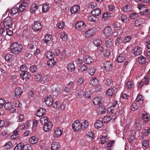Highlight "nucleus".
<instances>
[{"label": "nucleus", "mask_w": 150, "mask_h": 150, "mask_svg": "<svg viewBox=\"0 0 150 150\" xmlns=\"http://www.w3.org/2000/svg\"><path fill=\"white\" fill-rule=\"evenodd\" d=\"M23 46L21 44L17 42L13 43L10 46L11 52L15 55L20 54L22 51Z\"/></svg>", "instance_id": "f257e3e1"}, {"label": "nucleus", "mask_w": 150, "mask_h": 150, "mask_svg": "<svg viewBox=\"0 0 150 150\" xmlns=\"http://www.w3.org/2000/svg\"><path fill=\"white\" fill-rule=\"evenodd\" d=\"M12 20L10 17L6 18L4 23V26L6 29L11 28V26L13 24Z\"/></svg>", "instance_id": "f03ea898"}, {"label": "nucleus", "mask_w": 150, "mask_h": 150, "mask_svg": "<svg viewBox=\"0 0 150 150\" xmlns=\"http://www.w3.org/2000/svg\"><path fill=\"white\" fill-rule=\"evenodd\" d=\"M60 86V85L56 84H54L51 86V88L52 91V93L54 96H57L59 94L60 91L59 88Z\"/></svg>", "instance_id": "7ed1b4c3"}, {"label": "nucleus", "mask_w": 150, "mask_h": 150, "mask_svg": "<svg viewBox=\"0 0 150 150\" xmlns=\"http://www.w3.org/2000/svg\"><path fill=\"white\" fill-rule=\"evenodd\" d=\"M86 25L83 21L78 22L76 23L75 28L78 30L81 31L86 29Z\"/></svg>", "instance_id": "20e7f679"}, {"label": "nucleus", "mask_w": 150, "mask_h": 150, "mask_svg": "<svg viewBox=\"0 0 150 150\" xmlns=\"http://www.w3.org/2000/svg\"><path fill=\"white\" fill-rule=\"evenodd\" d=\"M81 123L79 120H76L72 125V128L74 131H77L81 129Z\"/></svg>", "instance_id": "39448f33"}, {"label": "nucleus", "mask_w": 150, "mask_h": 150, "mask_svg": "<svg viewBox=\"0 0 150 150\" xmlns=\"http://www.w3.org/2000/svg\"><path fill=\"white\" fill-rule=\"evenodd\" d=\"M30 75L29 72L26 71L21 72L20 74V78L23 81H26L30 78Z\"/></svg>", "instance_id": "423d86ee"}, {"label": "nucleus", "mask_w": 150, "mask_h": 150, "mask_svg": "<svg viewBox=\"0 0 150 150\" xmlns=\"http://www.w3.org/2000/svg\"><path fill=\"white\" fill-rule=\"evenodd\" d=\"M42 27V26L39 21H35L32 25L33 29L36 31L40 30L41 29Z\"/></svg>", "instance_id": "0eeeda50"}, {"label": "nucleus", "mask_w": 150, "mask_h": 150, "mask_svg": "<svg viewBox=\"0 0 150 150\" xmlns=\"http://www.w3.org/2000/svg\"><path fill=\"white\" fill-rule=\"evenodd\" d=\"M22 93V90L19 87L17 88L15 90L14 93L12 95V97L15 98L19 97Z\"/></svg>", "instance_id": "6e6552de"}, {"label": "nucleus", "mask_w": 150, "mask_h": 150, "mask_svg": "<svg viewBox=\"0 0 150 150\" xmlns=\"http://www.w3.org/2000/svg\"><path fill=\"white\" fill-rule=\"evenodd\" d=\"M104 34L106 36H109L113 33V31L111 27L108 26L106 27L104 30Z\"/></svg>", "instance_id": "1a4fd4ad"}, {"label": "nucleus", "mask_w": 150, "mask_h": 150, "mask_svg": "<svg viewBox=\"0 0 150 150\" xmlns=\"http://www.w3.org/2000/svg\"><path fill=\"white\" fill-rule=\"evenodd\" d=\"M53 99L51 96H47L45 98V102L46 104L48 106H50L53 104Z\"/></svg>", "instance_id": "9d476101"}, {"label": "nucleus", "mask_w": 150, "mask_h": 150, "mask_svg": "<svg viewBox=\"0 0 150 150\" xmlns=\"http://www.w3.org/2000/svg\"><path fill=\"white\" fill-rule=\"evenodd\" d=\"M95 31L92 29H89L86 31L85 33V36L86 38H90L94 35Z\"/></svg>", "instance_id": "9b49d317"}, {"label": "nucleus", "mask_w": 150, "mask_h": 150, "mask_svg": "<svg viewBox=\"0 0 150 150\" xmlns=\"http://www.w3.org/2000/svg\"><path fill=\"white\" fill-rule=\"evenodd\" d=\"M142 122L139 119H137L136 120L134 125V127L137 131L140 130L142 127Z\"/></svg>", "instance_id": "f8f14e48"}, {"label": "nucleus", "mask_w": 150, "mask_h": 150, "mask_svg": "<svg viewBox=\"0 0 150 150\" xmlns=\"http://www.w3.org/2000/svg\"><path fill=\"white\" fill-rule=\"evenodd\" d=\"M4 107L6 109L8 110H10V112L13 113L16 111L15 108H13L11 103L8 102L5 103Z\"/></svg>", "instance_id": "ddd939ff"}, {"label": "nucleus", "mask_w": 150, "mask_h": 150, "mask_svg": "<svg viewBox=\"0 0 150 150\" xmlns=\"http://www.w3.org/2000/svg\"><path fill=\"white\" fill-rule=\"evenodd\" d=\"M52 126V123L50 122H49L44 125L43 127L44 130L45 132H48L51 129Z\"/></svg>", "instance_id": "4468645a"}, {"label": "nucleus", "mask_w": 150, "mask_h": 150, "mask_svg": "<svg viewBox=\"0 0 150 150\" xmlns=\"http://www.w3.org/2000/svg\"><path fill=\"white\" fill-rule=\"evenodd\" d=\"M142 51V49L141 47L136 46L133 50V54L135 56L139 55L141 54Z\"/></svg>", "instance_id": "2eb2a0df"}, {"label": "nucleus", "mask_w": 150, "mask_h": 150, "mask_svg": "<svg viewBox=\"0 0 150 150\" xmlns=\"http://www.w3.org/2000/svg\"><path fill=\"white\" fill-rule=\"evenodd\" d=\"M125 53H122L118 55L116 59L117 62L119 63H122L123 62L125 59Z\"/></svg>", "instance_id": "dca6fc26"}, {"label": "nucleus", "mask_w": 150, "mask_h": 150, "mask_svg": "<svg viewBox=\"0 0 150 150\" xmlns=\"http://www.w3.org/2000/svg\"><path fill=\"white\" fill-rule=\"evenodd\" d=\"M62 132L60 128L57 127L54 129L53 136L55 138H57L61 135Z\"/></svg>", "instance_id": "f3484780"}, {"label": "nucleus", "mask_w": 150, "mask_h": 150, "mask_svg": "<svg viewBox=\"0 0 150 150\" xmlns=\"http://www.w3.org/2000/svg\"><path fill=\"white\" fill-rule=\"evenodd\" d=\"M80 9L79 6L76 4L71 7L70 11L71 13H78L80 11Z\"/></svg>", "instance_id": "a211bd4d"}, {"label": "nucleus", "mask_w": 150, "mask_h": 150, "mask_svg": "<svg viewBox=\"0 0 150 150\" xmlns=\"http://www.w3.org/2000/svg\"><path fill=\"white\" fill-rule=\"evenodd\" d=\"M28 5V4L25 2H23L20 5L19 4L18 5L20 13L23 12L27 8Z\"/></svg>", "instance_id": "6ab92c4d"}, {"label": "nucleus", "mask_w": 150, "mask_h": 150, "mask_svg": "<svg viewBox=\"0 0 150 150\" xmlns=\"http://www.w3.org/2000/svg\"><path fill=\"white\" fill-rule=\"evenodd\" d=\"M103 102L102 98L101 97H96L93 100V103L96 105L102 104Z\"/></svg>", "instance_id": "aec40b11"}, {"label": "nucleus", "mask_w": 150, "mask_h": 150, "mask_svg": "<svg viewBox=\"0 0 150 150\" xmlns=\"http://www.w3.org/2000/svg\"><path fill=\"white\" fill-rule=\"evenodd\" d=\"M91 13L95 16H99L101 14V11L99 8H96L92 11Z\"/></svg>", "instance_id": "412c9836"}, {"label": "nucleus", "mask_w": 150, "mask_h": 150, "mask_svg": "<svg viewBox=\"0 0 150 150\" xmlns=\"http://www.w3.org/2000/svg\"><path fill=\"white\" fill-rule=\"evenodd\" d=\"M132 6L130 4L125 5L122 8V11L125 12H130L132 10Z\"/></svg>", "instance_id": "4be33fe9"}, {"label": "nucleus", "mask_w": 150, "mask_h": 150, "mask_svg": "<svg viewBox=\"0 0 150 150\" xmlns=\"http://www.w3.org/2000/svg\"><path fill=\"white\" fill-rule=\"evenodd\" d=\"M60 147V144L57 142H53L51 146V150H57Z\"/></svg>", "instance_id": "5701e85b"}, {"label": "nucleus", "mask_w": 150, "mask_h": 150, "mask_svg": "<svg viewBox=\"0 0 150 150\" xmlns=\"http://www.w3.org/2000/svg\"><path fill=\"white\" fill-rule=\"evenodd\" d=\"M18 4H17L16 7H14L11 9L10 12V14L11 16L17 13H20L18 7H17L18 6Z\"/></svg>", "instance_id": "b1692460"}, {"label": "nucleus", "mask_w": 150, "mask_h": 150, "mask_svg": "<svg viewBox=\"0 0 150 150\" xmlns=\"http://www.w3.org/2000/svg\"><path fill=\"white\" fill-rule=\"evenodd\" d=\"M97 110L98 114L101 115L105 112V108L104 105H101L98 107Z\"/></svg>", "instance_id": "393cba45"}, {"label": "nucleus", "mask_w": 150, "mask_h": 150, "mask_svg": "<svg viewBox=\"0 0 150 150\" xmlns=\"http://www.w3.org/2000/svg\"><path fill=\"white\" fill-rule=\"evenodd\" d=\"M112 65L110 61L106 62L104 64V68L106 70L109 71L112 69Z\"/></svg>", "instance_id": "a878e982"}, {"label": "nucleus", "mask_w": 150, "mask_h": 150, "mask_svg": "<svg viewBox=\"0 0 150 150\" xmlns=\"http://www.w3.org/2000/svg\"><path fill=\"white\" fill-rule=\"evenodd\" d=\"M67 69L69 72H72L75 69V67L74 64L71 63L69 64L67 67Z\"/></svg>", "instance_id": "bb28decb"}, {"label": "nucleus", "mask_w": 150, "mask_h": 150, "mask_svg": "<svg viewBox=\"0 0 150 150\" xmlns=\"http://www.w3.org/2000/svg\"><path fill=\"white\" fill-rule=\"evenodd\" d=\"M103 126V122L100 120H97L94 124L95 127L97 129L100 128L102 127Z\"/></svg>", "instance_id": "cd10ccee"}, {"label": "nucleus", "mask_w": 150, "mask_h": 150, "mask_svg": "<svg viewBox=\"0 0 150 150\" xmlns=\"http://www.w3.org/2000/svg\"><path fill=\"white\" fill-rule=\"evenodd\" d=\"M54 56H55V55L54 53L50 51L47 52L45 54L46 57L49 59H53Z\"/></svg>", "instance_id": "c85d7f7f"}, {"label": "nucleus", "mask_w": 150, "mask_h": 150, "mask_svg": "<svg viewBox=\"0 0 150 150\" xmlns=\"http://www.w3.org/2000/svg\"><path fill=\"white\" fill-rule=\"evenodd\" d=\"M107 111L108 113H113L114 116L112 117V119H114L116 118L115 113V109L112 108L111 106L108 108Z\"/></svg>", "instance_id": "c756f323"}, {"label": "nucleus", "mask_w": 150, "mask_h": 150, "mask_svg": "<svg viewBox=\"0 0 150 150\" xmlns=\"http://www.w3.org/2000/svg\"><path fill=\"white\" fill-rule=\"evenodd\" d=\"M93 59L88 56L86 57L85 58L84 62L86 64H89L93 62Z\"/></svg>", "instance_id": "7c9ffc66"}, {"label": "nucleus", "mask_w": 150, "mask_h": 150, "mask_svg": "<svg viewBox=\"0 0 150 150\" xmlns=\"http://www.w3.org/2000/svg\"><path fill=\"white\" fill-rule=\"evenodd\" d=\"M90 83L93 86H96L98 84V81L96 77L93 78L90 81Z\"/></svg>", "instance_id": "2f4dec72"}, {"label": "nucleus", "mask_w": 150, "mask_h": 150, "mask_svg": "<svg viewBox=\"0 0 150 150\" xmlns=\"http://www.w3.org/2000/svg\"><path fill=\"white\" fill-rule=\"evenodd\" d=\"M115 92L114 89L113 88H109L106 91V94L107 96H111L113 95Z\"/></svg>", "instance_id": "473e14b6"}, {"label": "nucleus", "mask_w": 150, "mask_h": 150, "mask_svg": "<svg viewBox=\"0 0 150 150\" xmlns=\"http://www.w3.org/2000/svg\"><path fill=\"white\" fill-rule=\"evenodd\" d=\"M48 119L47 117L43 116L40 119V122L42 125L46 124L47 123L49 122Z\"/></svg>", "instance_id": "72a5a7b5"}, {"label": "nucleus", "mask_w": 150, "mask_h": 150, "mask_svg": "<svg viewBox=\"0 0 150 150\" xmlns=\"http://www.w3.org/2000/svg\"><path fill=\"white\" fill-rule=\"evenodd\" d=\"M46 112V111L45 109L40 108L37 110V114H38V116H40L41 115H44Z\"/></svg>", "instance_id": "f704fd0d"}, {"label": "nucleus", "mask_w": 150, "mask_h": 150, "mask_svg": "<svg viewBox=\"0 0 150 150\" xmlns=\"http://www.w3.org/2000/svg\"><path fill=\"white\" fill-rule=\"evenodd\" d=\"M38 139L35 136H32L29 139V142L31 144H35L37 143Z\"/></svg>", "instance_id": "c9c22d12"}, {"label": "nucleus", "mask_w": 150, "mask_h": 150, "mask_svg": "<svg viewBox=\"0 0 150 150\" xmlns=\"http://www.w3.org/2000/svg\"><path fill=\"white\" fill-rule=\"evenodd\" d=\"M52 38V36L51 35L47 34L45 35V38L43 40L45 43H47L51 40Z\"/></svg>", "instance_id": "e433bc0d"}, {"label": "nucleus", "mask_w": 150, "mask_h": 150, "mask_svg": "<svg viewBox=\"0 0 150 150\" xmlns=\"http://www.w3.org/2000/svg\"><path fill=\"white\" fill-rule=\"evenodd\" d=\"M93 43L97 47H99L102 43V42L99 39H95L93 41Z\"/></svg>", "instance_id": "4c0bfd02"}, {"label": "nucleus", "mask_w": 150, "mask_h": 150, "mask_svg": "<svg viewBox=\"0 0 150 150\" xmlns=\"http://www.w3.org/2000/svg\"><path fill=\"white\" fill-rule=\"evenodd\" d=\"M108 139L107 136H103L100 138V143L101 144H104L108 141Z\"/></svg>", "instance_id": "58836bf2"}, {"label": "nucleus", "mask_w": 150, "mask_h": 150, "mask_svg": "<svg viewBox=\"0 0 150 150\" xmlns=\"http://www.w3.org/2000/svg\"><path fill=\"white\" fill-rule=\"evenodd\" d=\"M113 44V41L112 40L108 39H106L105 44L107 47H110L111 46H112Z\"/></svg>", "instance_id": "ea45409f"}, {"label": "nucleus", "mask_w": 150, "mask_h": 150, "mask_svg": "<svg viewBox=\"0 0 150 150\" xmlns=\"http://www.w3.org/2000/svg\"><path fill=\"white\" fill-rule=\"evenodd\" d=\"M50 77L48 76H45L42 79V82L45 84H46L48 83L50 80Z\"/></svg>", "instance_id": "a19ab883"}, {"label": "nucleus", "mask_w": 150, "mask_h": 150, "mask_svg": "<svg viewBox=\"0 0 150 150\" xmlns=\"http://www.w3.org/2000/svg\"><path fill=\"white\" fill-rule=\"evenodd\" d=\"M139 106V104L136 103H133L131 107V109L133 111L137 110Z\"/></svg>", "instance_id": "79ce46f5"}, {"label": "nucleus", "mask_w": 150, "mask_h": 150, "mask_svg": "<svg viewBox=\"0 0 150 150\" xmlns=\"http://www.w3.org/2000/svg\"><path fill=\"white\" fill-rule=\"evenodd\" d=\"M50 8V6L47 4H43L42 8V11L43 12H47Z\"/></svg>", "instance_id": "37998d69"}, {"label": "nucleus", "mask_w": 150, "mask_h": 150, "mask_svg": "<svg viewBox=\"0 0 150 150\" xmlns=\"http://www.w3.org/2000/svg\"><path fill=\"white\" fill-rule=\"evenodd\" d=\"M61 106L62 104L59 101H56L53 104V108L56 109L59 108Z\"/></svg>", "instance_id": "c03bdc74"}, {"label": "nucleus", "mask_w": 150, "mask_h": 150, "mask_svg": "<svg viewBox=\"0 0 150 150\" xmlns=\"http://www.w3.org/2000/svg\"><path fill=\"white\" fill-rule=\"evenodd\" d=\"M146 59L145 57L143 56H140L138 58L137 60L139 64H142L144 63Z\"/></svg>", "instance_id": "a18cd8bd"}, {"label": "nucleus", "mask_w": 150, "mask_h": 150, "mask_svg": "<svg viewBox=\"0 0 150 150\" xmlns=\"http://www.w3.org/2000/svg\"><path fill=\"white\" fill-rule=\"evenodd\" d=\"M81 128L83 129H85L87 128L88 126V123L87 121L84 120L81 123Z\"/></svg>", "instance_id": "49530a36"}, {"label": "nucleus", "mask_w": 150, "mask_h": 150, "mask_svg": "<svg viewBox=\"0 0 150 150\" xmlns=\"http://www.w3.org/2000/svg\"><path fill=\"white\" fill-rule=\"evenodd\" d=\"M24 144L23 143L18 144L14 148L13 150H22Z\"/></svg>", "instance_id": "de8ad7c7"}, {"label": "nucleus", "mask_w": 150, "mask_h": 150, "mask_svg": "<svg viewBox=\"0 0 150 150\" xmlns=\"http://www.w3.org/2000/svg\"><path fill=\"white\" fill-rule=\"evenodd\" d=\"M56 62L54 59H51L47 62V65L50 67H53L55 64Z\"/></svg>", "instance_id": "09e8293b"}, {"label": "nucleus", "mask_w": 150, "mask_h": 150, "mask_svg": "<svg viewBox=\"0 0 150 150\" xmlns=\"http://www.w3.org/2000/svg\"><path fill=\"white\" fill-rule=\"evenodd\" d=\"M13 55L10 54H7L5 55V59L8 62H10L12 59Z\"/></svg>", "instance_id": "8fccbe9b"}, {"label": "nucleus", "mask_w": 150, "mask_h": 150, "mask_svg": "<svg viewBox=\"0 0 150 150\" xmlns=\"http://www.w3.org/2000/svg\"><path fill=\"white\" fill-rule=\"evenodd\" d=\"M29 69L30 71L33 73H35L38 69L37 66L35 65L31 66L30 67Z\"/></svg>", "instance_id": "3c124183"}, {"label": "nucleus", "mask_w": 150, "mask_h": 150, "mask_svg": "<svg viewBox=\"0 0 150 150\" xmlns=\"http://www.w3.org/2000/svg\"><path fill=\"white\" fill-rule=\"evenodd\" d=\"M142 119L145 122L148 121L150 119V116L147 114H144L142 115Z\"/></svg>", "instance_id": "603ef678"}, {"label": "nucleus", "mask_w": 150, "mask_h": 150, "mask_svg": "<svg viewBox=\"0 0 150 150\" xmlns=\"http://www.w3.org/2000/svg\"><path fill=\"white\" fill-rule=\"evenodd\" d=\"M38 9V6L36 4H33L31 7V11L33 13L37 10Z\"/></svg>", "instance_id": "864d4df0"}, {"label": "nucleus", "mask_w": 150, "mask_h": 150, "mask_svg": "<svg viewBox=\"0 0 150 150\" xmlns=\"http://www.w3.org/2000/svg\"><path fill=\"white\" fill-rule=\"evenodd\" d=\"M60 37L62 40L64 41H66L67 40V35L65 33H62L61 34Z\"/></svg>", "instance_id": "5fc2aeb1"}, {"label": "nucleus", "mask_w": 150, "mask_h": 150, "mask_svg": "<svg viewBox=\"0 0 150 150\" xmlns=\"http://www.w3.org/2000/svg\"><path fill=\"white\" fill-rule=\"evenodd\" d=\"M111 119V117L109 116H105L103 118L102 122L104 123H106L109 122Z\"/></svg>", "instance_id": "6e6d98bb"}, {"label": "nucleus", "mask_w": 150, "mask_h": 150, "mask_svg": "<svg viewBox=\"0 0 150 150\" xmlns=\"http://www.w3.org/2000/svg\"><path fill=\"white\" fill-rule=\"evenodd\" d=\"M132 38L129 35L123 38V42L126 43L129 41Z\"/></svg>", "instance_id": "4d7b16f0"}, {"label": "nucleus", "mask_w": 150, "mask_h": 150, "mask_svg": "<svg viewBox=\"0 0 150 150\" xmlns=\"http://www.w3.org/2000/svg\"><path fill=\"white\" fill-rule=\"evenodd\" d=\"M95 70L94 68L93 67H89V70L88 71V73L91 76L93 75L95 72Z\"/></svg>", "instance_id": "13d9d810"}, {"label": "nucleus", "mask_w": 150, "mask_h": 150, "mask_svg": "<svg viewBox=\"0 0 150 150\" xmlns=\"http://www.w3.org/2000/svg\"><path fill=\"white\" fill-rule=\"evenodd\" d=\"M23 150H32V148L30 145L26 144L23 146Z\"/></svg>", "instance_id": "bf43d9fd"}, {"label": "nucleus", "mask_w": 150, "mask_h": 150, "mask_svg": "<svg viewBox=\"0 0 150 150\" xmlns=\"http://www.w3.org/2000/svg\"><path fill=\"white\" fill-rule=\"evenodd\" d=\"M94 16L93 15H89L88 18V20L91 22H95L96 21V17Z\"/></svg>", "instance_id": "052dcab7"}, {"label": "nucleus", "mask_w": 150, "mask_h": 150, "mask_svg": "<svg viewBox=\"0 0 150 150\" xmlns=\"http://www.w3.org/2000/svg\"><path fill=\"white\" fill-rule=\"evenodd\" d=\"M138 16V14L136 13H132L129 15V17L131 19H135Z\"/></svg>", "instance_id": "680f3d73"}, {"label": "nucleus", "mask_w": 150, "mask_h": 150, "mask_svg": "<svg viewBox=\"0 0 150 150\" xmlns=\"http://www.w3.org/2000/svg\"><path fill=\"white\" fill-rule=\"evenodd\" d=\"M65 25V24L62 21L58 23V24L57 25V26H58V29H62L64 28Z\"/></svg>", "instance_id": "e2e57ef3"}, {"label": "nucleus", "mask_w": 150, "mask_h": 150, "mask_svg": "<svg viewBox=\"0 0 150 150\" xmlns=\"http://www.w3.org/2000/svg\"><path fill=\"white\" fill-rule=\"evenodd\" d=\"M42 77V75L40 74H37L34 76V79L36 81H40Z\"/></svg>", "instance_id": "0e129e2a"}, {"label": "nucleus", "mask_w": 150, "mask_h": 150, "mask_svg": "<svg viewBox=\"0 0 150 150\" xmlns=\"http://www.w3.org/2000/svg\"><path fill=\"white\" fill-rule=\"evenodd\" d=\"M123 42V38L121 37L117 38L115 42V44L116 45H118L120 43Z\"/></svg>", "instance_id": "69168bd1"}, {"label": "nucleus", "mask_w": 150, "mask_h": 150, "mask_svg": "<svg viewBox=\"0 0 150 150\" xmlns=\"http://www.w3.org/2000/svg\"><path fill=\"white\" fill-rule=\"evenodd\" d=\"M134 86L133 82L130 81L127 82L126 85V86L129 88H132Z\"/></svg>", "instance_id": "338daca9"}, {"label": "nucleus", "mask_w": 150, "mask_h": 150, "mask_svg": "<svg viewBox=\"0 0 150 150\" xmlns=\"http://www.w3.org/2000/svg\"><path fill=\"white\" fill-rule=\"evenodd\" d=\"M88 67L84 64H81L80 65V70L82 72L86 71Z\"/></svg>", "instance_id": "774afa93"}]
</instances>
